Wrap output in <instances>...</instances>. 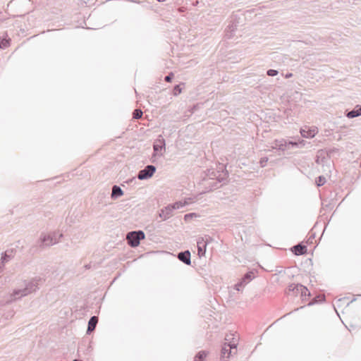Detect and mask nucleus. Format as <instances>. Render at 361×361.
<instances>
[{
    "label": "nucleus",
    "instance_id": "nucleus-22",
    "mask_svg": "<svg viewBox=\"0 0 361 361\" xmlns=\"http://www.w3.org/2000/svg\"><path fill=\"white\" fill-rule=\"evenodd\" d=\"M54 240H56V244L59 242L61 238L63 237L62 233H59L58 231H53L49 233Z\"/></svg>",
    "mask_w": 361,
    "mask_h": 361
},
{
    "label": "nucleus",
    "instance_id": "nucleus-10",
    "mask_svg": "<svg viewBox=\"0 0 361 361\" xmlns=\"http://www.w3.org/2000/svg\"><path fill=\"white\" fill-rule=\"evenodd\" d=\"M173 211L174 209L171 204H169L160 210L159 216L163 221H166L173 216Z\"/></svg>",
    "mask_w": 361,
    "mask_h": 361
},
{
    "label": "nucleus",
    "instance_id": "nucleus-11",
    "mask_svg": "<svg viewBox=\"0 0 361 361\" xmlns=\"http://www.w3.org/2000/svg\"><path fill=\"white\" fill-rule=\"evenodd\" d=\"M208 244L207 239L200 237L197 240V252L199 256H204L206 252L207 245Z\"/></svg>",
    "mask_w": 361,
    "mask_h": 361
},
{
    "label": "nucleus",
    "instance_id": "nucleus-5",
    "mask_svg": "<svg viewBox=\"0 0 361 361\" xmlns=\"http://www.w3.org/2000/svg\"><path fill=\"white\" fill-rule=\"evenodd\" d=\"M237 348V343L236 341H232V342H226L222 346L221 350V358H229L231 354L233 353V350H235V352H236Z\"/></svg>",
    "mask_w": 361,
    "mask_h": 361
},
{
    "label": "nucleus",
    "instance_id": "nucleus-40",
    "mask_svg": "<svg viewBox=\"0 0 361 361\" xmlns=\"http://www.w3.org/2000/svg\"><path fill=\"white\" fill-rule=\"evenodd\" d=\"M90 265H86L85 267L86 268H90Z\"/></svg>",
    "mask_w": 361,
    "mask_h": 361
},
{
    "label": "nucleus",
    "instance_id": "nucleus-28",
    "mask_svg": "<svg viewBox=\"0 0 361 361\" xmlns=\"http://www.w3.org/2000/svg\"><path fill=\"white\" fill-rule=\"evenodd\" d=\"M9 41L10 39H2L0 41V48L6 49V47H8L9 46Z\"/></svg>",
    "mask_w": 361,
    "mask_h": 361
},
{
    "label": "nucleus",
    "instance_id": "nucleus-19",
    "mask_svg": "<svg viewBox=\"0 0 361 361\" xmlns=\"http://www.w3.org/2000/svg\"><path fill=\"white\" fill-rule=\"evenodd\" d=\"M123 194V192L119 186L114 185L112 187V192H111V198L112 199H116V198L122 196Z\"/></svg>",
    "mask_w": 361,
    "mask_h": 361
},
{
    "label": "nucleus",
    "instance_id": "nucleus-4",
    "mask_svg": "<svg viewBox=\"0 0 361 361\" xmlns=\"http://www.w3.org/2000/svg\"><path fill=\"white\" fill-rule=\"evenodd\" d=\"M145 237V233L142 231H130L127 234L126 240L128 244L132 247H135L139 245L140 241Z\"/></svg>",
    "mask_w": 361,
    "mask_h": 361
},
{
    "label": "nucleus",
    "instance_id": "nucleus-27",
    "mask_svg": "<svg viewBox=\"0 0 361 361\" xmlns=\"http://www.w3.org/2000/svg\"><path fill=\"white\" fill-rule=\"evenodd\" d=\"M247 283L248 282L247 281H244L243 278L240 282L235 285V289L239 291L240 290V288L244 287Z\"/></svg>",
    "mask_w": 361,
    "mask_h": 361
},
{
    "label": "nucleus",
    "instance_id": "nucleus-36",
    "mask_svg": "<svg viewBox=\"0 0 361 361\" xmlns=\"http://www.w3.org/2000/svg\"><path fill=\"white\" fill-rule=\"evenodd\" d=\"M292 291H293V288H292V286L290 285V286H289V287H288V289L287 293H288V294H290V292H292Z\"/></svg>",
    "mask_w": 361,
    "mask_h": 361
},
{
    "label": "nucleus",
    "instance_id": "nucleus-26",
    "mask_svg": "<svg viewBox=\"0 0 361 361\" xmlns=\"http://www.w3.org/2000/svg\"><path fill=\"white\" fill-rule=\"evenodd\" d=\"M326 183V178L323 176H319L316 178V184L318 187L322 186Z\"/></svg>",
    "mask_w": 361,
    "mask_h": 361
},
{
    "label": "nucleus",
    "instance_id": "nucleus-12",
    "mask_svg": "<svg viewBox=\"0 0 361 361\" xmlns=\"http://www.w3.org/2000/svg\"><path fill=\"white\" fill-rule=\"evenodd\" d=\"M178 258L180 261L187 265H190L191 263L190 260V252L189 250L180 252L178 254Z\"/></svg>",
    "mask_w": 361,
    "mask_h": 361
},
{
    "label": "nucleus",
    "instance_id": "nucleus-38",
    "mask_svg": "<svg viewBox=\"0 0 361 361\" xmlns=\"http://www.w3.org/2000/svg\"><path fill=\"white\" fill-rule=\"evenodd\" d=\"M292 76V73H288L286 75V78H290Z\"/></svg>",
    "mask_w": 361,
    "mask_h": 361
},
{
    "label": "nucleus",
    "instance_id": "nucleus-14",
    "mask_svg": "<svg viewBox=\"0 0 361 361\" xmlns=\"http://www.w3.org/2000/svg\"><path fill=\"white\" fill-rule=\"evenodd\" d=\"M97 323H98V317L96 316L91 317L88 322L87 334H90L92 331H93L95 329Z\"/></svg>",
    "mask_w": 361,
    "mask_h": 361
},
{
    "label": "nucleus",
    "instance_id": "nucleus-20",
    "mask_svg": "<svg viewBox=\"0 0 361 361\" xmlns=\"http://www.w3.org/2000/svg\"><path fill=\"white\" fill-rule=\"evenodd\" d=\"M208 352L205 350L200 351L195 356L194 361H204L207 357Z\"/></svg>",
    "mask_w": 361,
    "mask_h": 361
},
{
    "label": "nucleus",
    "instance_id": "nucleus-42",
    "mask_svg": "<svg viewBox=\"0 0 361 361\" xmlns=\"http://www.w3.org/2000/svg\"><path fill=\"white\" fill-rule=\"evenodd\" d=\"M1 264H2L1 262H0V269L1 268Z\"/></svg>",
    "mask_w": 361,
    "mask_h": 361
},
{
    "label": "nucleus",
    "instance_id": "nucleus-1",
    "mask_svg": "<svg viewBox=\"0 0 361 361\" xmlns=\"http://www.w3.org/2000/svg\"><path fill=\"white\" fill-rule=\"evenodd\" d=\"M310 296V291L305 286L300 283L295 284V299L299 298L303 303L302 305L295 308V311L306 305H312L318 302V299L319 301H324L325 298L324 296L319 295L311 299Z\"/></svg>",
    "mask_w": 361,
    "mask_h": 361
},
{
    "label": "nucleus",
    "instance_id": "nucleus-17",
    "mask_svg": "<svg viewBox=\"0 0 361 361\" xmlns=\"http://www.w3.org/2000/svg\"><path fill=\"white\" fill-rule=\"evenodd\" d=\"M312 147V145L310 142H307L305 140H300V137L298 138H296L295 137V148H302V147H305V148H310Z\"/></svg>",
    "mask_w": 361,
    "mask_h": 361
},
{
    "label": "nucleus",
    "instance_id": "nucleus-3",
    "mask_svg": "<svg viewBox=\"0 0 361 361\" xmlns=\"http://www.w3.org/2000/svg\"><path fill=\"white\" fill-rule=\"evenodd\" d=\"M204 178L203 181L208 185H211L212 188H217V183H220L226 179L227 174L225 173H219V171L209 169Z\"/></svg>",
    "mask_w": 361,
    "mask_h": 361
},
{
    "label": "nucleus",
    "instance_id": "nucleus-24",
    "mask_svg": "<svg viewBox=\"0 0 361 361\" xmlns=\"http://www.w3.org/2000/svg\"><path fill=\"white\" fill-rule=\"evenodd\" d=\"M236 29V25L231 24L229 25L226 30V35L228 37H232V32Z\"/></svg>",
    "mask_w": 361,
    "mask_h": 361
},
{
    "label": "nucleus",
    "instance_id": "nucleus-33",
    "mask_svg": "<svg viewBox=\"0 0 361 361\" xmlns=\"http://www.w3.org/2000/svg\"><path fill=\"white\" fill-rule=\"evenodd\" d=\"M174 77V75L173 73H169L168 75H166L164 78L166 82H170L172 81L173 78Z\"/></svg>",
    "mask_w": 361,
    "mask_h": 361
},
{
    "label": "nucleus",
    "instance_id": "nucleus-23",
    "mask_svg": "<svg viewBox=\"0 0 361 361\" xmlns=\"http://www.w3.org/2000/svg\"><path fill=\"white\" fill-rule=\"evenodd\" d=\"M11 259V255L8 254V251H6L1 256V264L4 265L5 263L8 262Z\"/></svg>",
    "mask_w": 361,
    "mask_h": 361
},
{
    "label": "nucleus",
    "instance_id": "nucleus-16",
    "mask_svg": "<svg viewBox=\"0 0 361 361\" xmlns=\"http://www.w3.org/2000/svg\"><path fill=\"white\" fill-rule=\"evenodd\" d=\"M361 116V106L357 105L353 110L346 113V116L349 118H353Z\"/></svg>",
    "mask_w": 361,
    "mask_h": 361
},
{
    "label": "nucleus",
    "instance_id": "nucleus-7",
    "mask_svg": "<svg viewBox=\"0 0 361 361\" xmlns=\"http://www.w3.org/2000/svg\"><path fill=\"white\" fill-rule=\"evenodd\" d=\"M40 247L51 246L56 244V240H54L50 235L42 233L38 241Z\"/></svg>",
    "mask_w": 361,
    "mask_h": 361
},
{
    "label": "nucleus",
    "instance_id": "nucleus-34",
    "mask_svg": "<svg viewBox=\"0 0 361 361\" xmlns=\"http://www.w3.org/2000/svg\"><path fill=\"white\" fill-rule=\"evenodd\" d=\"M268 161L267 157H263L260 159L259 164L262 167H264L266 166L267 162Z\"/></svg>",
    "mask_w": 361,
    "mask_h": 361
},
{
    "label": "nucleus",
    "instance_id": "nucleus-35",
    "mask_svg": "<svg viewBox=\"0 0 361 361\" xmlns=\"http://www.w3.org/2000/svg\"><path fill=\"white\" fill-rule=\"evenodd\" d=\"M302 42L300 39H296L295 38V48L299 49L300 47L301 44Z\"/></svg>",
    "mask_w": 361,
    "mask_h": 361
},
{
    "label": "nucleus",
    "instance_id": "nucleus-18",
    "mask_svg": "<svg viewBox=\"0 0 361 361\" xmlns=\"http://www.w3.org/2000/svg\"><path fill=\"white\" fill-rule=\"evenodd\" d=\"M290 314V313H288V314L284 315L283 317H281L280 319L276 320L274 324H272L271 326H269V328L271 327L275 323L279 322L280 324H283V325L288 324L289 326V329H290L291 325H292V322H291V320L288 322V319H287V317H289Z\"/></svg>",
    "mask_w": 361,
    "mask_h": 361
},
{
    "label": "nucleus",
    "instance_id": "nucleus-25",
    "mask_svg": "<svg viewBox=\"0 0 361 361\" xmlns=\"http://www.w3.org/2000/svg\"><path fill=\"white\" fill-rule=\"evenodd\" d=\"M143 115V112L140 109H136L133 111V118L135 119H139Z\"/></svg>",
    "mask_w": 361,
    "mask_h": 361
},
{
    "label": "nucleus",
    "instance_id": "nucleus-30",
    "mask_svg": "<svg viewBox=\"0 0 361 361\" xmlns=\"http://www.w3.org/2000/svg\"><path fill=\"white\" fill-rule=\"evenodd\" d=\"M182 92V88L180 87V85H176L173 90V94L174 96H177Z\"/></svg>",
    "mask_w": 361,
    "mask_h": 361
},
{
    "label": "nucleus",
    "instance_id": "nucleus-29",
    "mask_svg": "<svg viewBox=\"0 0 361 361\" xmlns=\"http://www.w3.org/2000/svg\"><path fill=\"white\" fill-rule=\"evenodd\" d=\"M199 216L198 214H197L196 213H189V214H187L184 216V220L185 221H189L190 220H191L192 218L194 217H197Z\"/></svg>",
    "mask_w": 361,
    "mask_h": 361
},
{
    "label": "nucleus",
    "instance_id": "nucleus-31",
    "mask_svg": "<svg viewBox=\"0 0 361 361\" xmlns=\"http://www.w3.org/2000/svg\"><path fill=\"white\" fill-rule=\"evenodd\" d=\"M252 278H253V273L248 272L244 276L243 280L247 281V282H250Z\"/></svg>",
    "mask_w": 361,
    "mask_h": 361
},
{
    "label": "nucleus",
    "instance_id": "nucleus-6",
    "mask_svg": "<svg viewBox=\"0 0 361 361\" xmlns=\"http://www.w3.org/2000/svg\"><path fill=\"white\" fill-rule=\"evenodd\" d=\"M156 171V167L153 165H147L140 170L137 174L139 180H147L151 178Z\"/></svg>",
    "mask_w": 361,
    "mask_h": 361
},
{
    "label": "nucleus",
    "instance_id": "nucleus-32",
    "mask_svg": "<svg viewBox=\"0 0 361 361\" xmlns=\"http://www.w3.org/2000/svg\"><path fill=\"white\" fill-rule=\"evenodd\" d=\"M278 71L276 70H274V69H269L267 71V74L269 75V76H275L278 74Z\"/></svg>",
    "mask_w": 361,
    "mask_h": 361
},
{
    "label": "nucleus",
    "instance_id": "nucleus-13",
    "mask_svg": "<svg viewBox=\"0 0 361 361\" xmlns=\"http://www.w3.org/2000/svg\"><path fill=\"white\" fill-rule=\"evenodd\" d=\"M294 253L295 255H302L307 253V246L304 242H301L295 245Z\"/></svg>",
    "mask_w": 361,
    "mask_h": 361
},
{
    "label": "nucleus",
    "instance_id": "nucleus-15",
    "mask_svg": "<svg viewBox=\"0 0 361 361\" xmlns=\"http://www.w3.org/2000/svg\"><path fill=\"white\" fill-rule=\"evenodd\" d=\"M165 148V140L164 139H158L154 143L153 149L154 153L157 154Z\"/></svg>",
    "mask_w": 361,
    "mask_h": 361
},
{
    "label": "nucleus",
    "instance_id": "nucleus-21",
    "mask_svg": "<svg viewBox=\"0 0 361 361\" xmlns=\"http://www.w3.org/2000/svg\"><path fill=\"white\" fill-rule=\"evenodd\" d=\"M188 204H189V202L187 200H185V201H178V202H176L173 204H171L173 207V208L174 209V210H176V209L182 208V207H185V205H188Z\"/></svg>",
    "mask_w": 361,
    "mask_h": 361
},
{
    "label": "nucleus",
    "instance_id": "nucleus-37",
    "mask_svg": "<svg viewBox=\"0 0 361 361\" xmlns=\"http://www.w3.org/2000/svg\"><path fill=\"white\" fill-rule=\"evenodd\" d=\"M230 339H231V338L229 337V336H228V335H226V338H225V340H226V341H230Z\"/></svg>",
    "mask_w": 361,
    "mask_h": 361
},
{
    "label": "nucleus",
    "instance_id": "nucleus-41",
    "mask_svg": "<svg viewBox=\"0 0 361 361\" xmlns=\"http://www.w3.org/2000/svg\"><path fill=\"white\" fill-rule=\"evenodd\" d=\"M298 94V92H295V94ZM295 99H296V97H295Z\"/></svg>",
    "mask_w": 361,
    "mask_h": 361
},
{
    "label": "nucleus",
    "instance_id": "nucleus-2",
    "mask_svg": "<svg viewBox=\"0 0 361 361\" xmlns=\"http://www.w3.org/2000/svg\"><path fill=\"white\" fill-rule=\"evenodd\" d=\"M42 281V279L41 277L33 278L29 281H25V287L23 288H18L13 290L11 295L13 298L12 300L20 298L36 291L37 289H38L39 283Z\"/></svg>",
    "mask_w": 361,
    "mask_h": 361
},
{
    "label": "nucleus",
    "instance_id": "nucleus-9",
    "mask_svg": "<svg viewBox=\"0 0 361 361\" xmlns=\"http://www.w3.org/2000/svg\"><path fill=\"white\" fill-rule=\"evenodd\" d=\"M300 134L302 137L305 138H312L318 133L317 128L315 126L308 127L305 126L300 128Z\"/></svg>",
    "mask_w": 361,
    "mask_h": 361
},
{
    "label": "nucleus",
    "instance_id": "nucleus-39",
    "mask_svg": "<svg viewBox=\"0 0 361 361\" xmlns=\"http://www.w3.org/2000/svg\"><path fill=\"white\" fill-rule=\"evenodd\" d=\"M290 250L292 252H293V247H291L290 248Z\"/></svg>",
    "mask_w": 361,
    "mask_h": 361
},
{
    "label": "nucleus",
    "instance_id": "nucleus-8",
    "mask_svg": "<svg viewBox=\"0 0 361 361\" xmlns=\"http://www.w3.org/2000/svg\"><path fill=\"white\" fill-rule=\"evenodd\" d=\"M293 147V141H286V140H276L273 148L278 149L279 150L285 151L287 149H290Z\"/></svg>",
    "mask_w": 361,
    "mask_h": 361
}]
</instances>
